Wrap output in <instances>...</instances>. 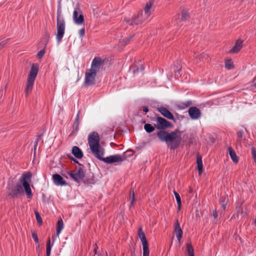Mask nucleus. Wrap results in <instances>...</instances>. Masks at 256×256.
<instances>
[{
  "label": "nucleus",
  "mask_w": 256,
  "mask_h": 256,
  "mask_svg": "<svg viewBox=\"0 0 256 256\" xmlns=\"http://www.w3.org/2000/svg\"><path fill=\"white\" fill-rule=\"evenodd\" d=\"M156 124H154L156 128L160 130L156 135L160 140L166 142L170 148L174 150L179 146L181 141V132L176 129L171 132L163 130L172 126L171 123L160 116L156 118Z\"/></svg>",
  "instance_id": "nucleus-1"
},
{
  "label": "nucleus",
  "mask_w": 256,
  "mask_h": 256,
  "mask_svg": "<svg viewBox=\"0 0 256 256\" xmlns=\"http://www.w3.org/2000/svg\"><path fill=\"white\" fill-rule=\"evenodd\" d=\"M88 144L92 153L95 157L106 164H111L122 162L125 158L124 156L119 154L103 158L104 150L100 144V136L96 132H94L89 134Z\"/></svg>",
  "instance_id": "nucleus-2"
},
{
  "label": "nucleus",
  "mask_w": 256,
  "mask_h": 256,
  "mask_svg": "<svg viewBox=\"0 0 256 256\" xmlns=\"http://www.w3.org/2000/svg\"><path fill=\"white\" fill-rule=\"evenodd\" d=\"M32 176L31 173L28 172L23 174L20 179V182L22 186L18 184L14 187L11 184H8L7 188L10 191L8 196L12 198H18L24 194V188L27 197L30 198H32V194L30 184Z\"/></svg>",
  "instance_id": "nucleus-3"
},
{
  "label": "nucleus",
  "mask_w": 256,
  "mask_h": 256,
  "mask_svg": "<svg viewBox=\"0 0 256 256\" xmlns=\"http://www.w3.org/2000/svg\"><path fill=\"white\" fill-rule=\"evenodd\" d=\"M84 168L80 166L76 172H68L70 177L76 182L80 184L83 182L85 184H94V181L93 176L90 178H84L85 174L84 172Z\"/></svg>",
  "instance_id": "nucleus-4"
},
{
  "label": "nucleus",
  "mask_w": 256,
  "mask_h": 256,
  "mask_svg": "<svg viewBox=\"0 0 256 256\" xmlns=\"http://www.w3.org/2000/svg\"><path fill=\"white\" fill-rule=\"evenodd\" d=\"M66 28V22L60 12H57L56 40L58 44L62 40Z\"/></svg>",
  "instance_id": "nucleus-5"
},
{
  "label": "nucleus",
  "mask_w": 256,
  "mask_h": 256,
  "mask_svg": "<svg viewBox=\"0 0 256 256\" xmlns=\"http://www.w3.org/2000/svg\"><path fill=\"white\" fill-rule=\"evenodd\" d=\"M97 72L95 70H88L85 74V84L88 86L95 84V78Z\"/></svg>",
  "instance_id": "nucleus-6"
},
{
  "label": "nucleus",
  "mask_w": 256,
  "mask_h": 256,
  "mask_svg": "<svg viewBox=\"0 0 256 256\" xmlns=\"http://www.w3.org/2000/svg\"><path fill=\"white\" fill-rule=\"evenodd\" d=\"M73 20L78 25H81L84 22V18L82 12L78 7L74 8L73 13Z\"/></svg>",
  "instance_id": "nucleus-7"
},
{
  "label": "nucleus",
  "mask_w": 256,
  "mask_h": 256,
  "mask_svg": "<svg viewBox=\"0 0 256 256\" xmlns=\"http://www.w3.org/2000/svg\"><path fill=\"white\" fill-rule=\"evenodd\" d=\"M146 19H144V17L143 16V12L142 11H141L138 12L136 16L132 18L131 20L128 19H124V21L130 25L134 26L142 23Z\"/></svg>",
  "instance_id": "nucleus-8"
},
{
  "label": "nucleus",
  "mask_w": 256,
  "mask_h": 256,
  "mask_svg": "<svg viewBox=\"0 0 256 256\" xmlns=\"http://www.w3.org/2000/svg\"><path fill=\"white\" fill-rule=\"evenodd\" d=\"M188 112L192 120H198L201 116L200 110L196 106L190 107Z\"/></svg>",
  "instance_id": "nucleus-9"
},
{
  "label": "nucleus",
  "mask_w": 256,
  "mask_h": 256,
  "mask_svg": "<svg viewBox=\"0 0 256 256\" xmlns=\"http://www.w3.org/2000/svg\"><path fill=\"white\" fill-rule=\"evenodd\" d=\"M54 184L58 186H66L68 183L63 179L62 177L59 174H54L52 176Z\"/></svg>",
  "instance_id": "nucleus-10"
},
{
  "label": "nucleus",
  "mask_w": 256,
  "mask_h": 256,
  "mask_svg": "<svg viewBox=\"0 0 256 256\" xmlns=\"http://www.w3.org/2000/svg\"><path fill=\"white\" fill-rule=\"evenodd\" d=\"M38 71V66L36 64H33L31 67L28 76V80L34 82Z\"/></svg>",
  "instance_id": "nucleus-11"
},
{
  "label": "nucleus",
  "mask_w": 256,
  "mask_h": 256,
  "mask_svg": "<svg viewBox=\"0 0 256 256\" xmlns=\"http://www.w3.org/2000/svg\"><path fill=\"white\" fill-rule=\"evenodd\" d=\"M158 110L164 116L169 120H172L174 122H176V120L173 114L167 108L161 106L158 108Z\"/></svg>",
  "instance_id": "nucleus-12"
},
{
  "label": "nucleus",
  "mask_w": 256,
  "mask_h": 256,
  "mask_svg": "<svg viewBox=\"0 0 256 256\" xmlns=\"http://www.w3.org/2000/svg\"><path fill=\"white\" fill-rule=\"evenodd\" d=\"M104 60L99 57L94 58L92 62L90 70H95L97 72L100 67L103 64Z\"/></svg>",
  "instance_id": "nucleus-13"
},
{
  "label": "nucleus",
  "mask_w": 256,
  "mask_h": 256,
  "mask_svg": "<svg viewBox=\"0 0 256 256\" xmlns=\"http://www.w3.org/2000/svg\"><path fill=\"white\" fill-rule=\"evenodd\" d=\"M174 232L178 242L180 243L181 238L182 236L183 232L182 228H180V224L178 220L176 221L175 223Z\"/></svg>",
  "instance_id": "nucleus-14"
},
{
  "label": "nucleus",
  "mask_w": 256,
  "mask_h": 256,
  "mask_svg": "<svg viewBox=\"0 0 256 256\" xmlns=\"http://www.w3.org/2000/svg\"><path fill=\"white\" fill-rule=\"evenodd\" d=\"M242 40H238L236 41L234 46L230 50V53H238L242 46Z\"/></svg>",
  "instance_id": "nucleus-15"
},
{
  "label": "nucleus",
  "mask_w": 256,
  "mask_h": 256,
  "mask_svg": "<svg viewBox=\"0 0 256 256\" xmlns=\"http://www.w3.org/2000/svg\"><path fill=\"white\" fill-rule=\"evenodd\" d=\"M72 153L77 158H81L83 156L82 150L80 148L76 146L72 147Z\"/></svg>",
  "instance_id": "nucleus-16"
},
{
  "label": "nucleus",
  "mask_w": 256,
  "mask_h": 256,
  "mask_svg": "<svg viewBox=\"0 0 256 256\" xmlns=\"http://www.w3.org/2000/svg\"><path fill=\"white\" fill-rule=\"evenodd\" d=\"M152 6V3L150 2L147 3L144 8V19H147L150 15V10Z\"/></svg>",
  "instance_id": "nucleus-17"
},
{
  "label": "nucleus",
  "mask_w": 256,
  "mask_h": 256,
  "mask_svg": "<svg viewBox=\"0 0 256 256\" xmlns=\"http://www.w3.org/2000/svg\"><path fill=\"white\" fill-rule=\"evenodd\" d=\"M192 104L191 100H186L178 102V107L180 110H184L190 106Z\"/></svg>",
  "instance_id": "nucleus-18"
},
{
  "label": "nucleus",
  "mask_w": 256,
  "mask_h": 256,
  "mask_svg": "<svg viewBox=\"0 0 256 256\" xmlns=\"http://www.w3.org/2000/svg\"><path fill=\"white\" fill-rule=\"evenodd\" d=\"M228 151L230 156L233 162L234 163H237L238 162V158L235 152L230 147L228 148Z\"/></svg>",
  "instance_id": "nucleus-19"
},
{
  "label": "nucleus",
  "mask_w": 256,
  "mask_h": 256,
  "mask_svg": "<svg viewBox=\"0 0 256 256\" xmlns=\"http://www.w3.org/2000/svg\"><path fill=\"white\" fill-rule=\"evenodd\" d=\"M34 82L27 80V85L25 90L26 96H28L29 93L32 90Z\"/></svg>",
  "instance_id": "nucleus-20"
},
{
  "label": "nucleus",
  "mask_w": 256,
  "mask_h": 256,
  "mask_svg": "<svg viewBox=\"0 0 256 256\" xmlns=\"http://www.w3.org/2000/svg\"><path fill=\"white\" fill-rule=\"evenodd\" d=\"M196 164L198 166V170L199 174H201L203 170V164L202 161V158L200 156H197Z\"/></svg>",
  "instance_id": "nucleus-21"
},
{
  "label": "nucleus",
  "mask_w": 256,
  "mask_h": 256,
  "mask_svg": "<svg viewBox=\"0 0 256 256\" xmlns=\"http://www.w3.org/2000/svg\"><path fill=\"white\" fill-rule=\"evenodd\" d=\"M64 228V222L62 218H60L57 222L56 235L58 236Z\"/></svg>",
  "instance_id": "nucleus-22"
},
{
  "label": "nucleus",
  "mask_w": 256,
  "mask_h": 256,
  "mask_svg": "<svg viewBox=\"0 0 256 256\" xmlns=\"http://www.w3.org/2000/svg\"><path fill=\"white\" fill-rule=\"evenodd\" d=\"M138 236L142 242V244L148 242L145 234L142 232V228H140L138 230Z\"/></svg>",
  "instance_id": "nucleus-23"
},
{
  "label": "nucleus",
  "mask_w": 256,
  "mask_h": 256,
  "mask_svg": "<svg viewBox=\"0 0 256 256\" xmlns=\"http://www.w3.org/2000/svg\"><path fill=\"white\" fill-rule=\"evenodd\" d=\"M186 252L188 256H194V248L190 242L187 243L186 244Z\"/></svg>",
  "instance_id": "nucleus-24"
},
{
  "label": "nucleus",
  "mask_w": 256,
  "mask_h": 256,
  "mask_svg": "<svg viewBox=\"0 0 256 256\" xmlns=\"http://www.w3.org/2000/svg\"><path fill=\"white\" fill-rule=\"evenodd\" d=\"M155 126H152L151 124H146L144 126V129L148 133H151L155 130Z\"/></svg>",
  "instance_id": "nucleus-25"
},
{
  "label": "nucleus",
  "mask_w": 256,
  "mask_h": 256,
  "mask_svg": "<svg viewBox=\"0 0 256 256\" xmlns=\"http://www.w3.org/2000/svg\"><path fill=\"white\" fill-rule=\"evenodd\" d=\"M80 114V111H78L77 114V115L76 116V118H75V120H74V126H73L74 128H75L76 131H78V126H79V124H80V121H79Z\"/></svg>",
  "instance_id": "nucleus-26"
},
{
  "label": "nucleus",
  "mask_w": 256,
  "mask_h": 256,
  "mask_svg": "<svg viewBox=\"0 0 256 256\" xmlns=\"http://www.w3.org/2000/svg\"><path fill=\"white\" fill-rule=\"evenodd\" d=\"M143 256H149L150 251L148 242L142 244Z\"/></svg>",
  "instance_id": "nucleus-27"
},
{
  "label": "nucleus",
  "mask_w": 256,
  "mask_h": 256,
  "mask_svg": "<svg viewBox=\"0 0 256 256\" xmlns=\"http://www.w3.org/2000/svg\"><path fill=\"white\" fill-rule=\"evenodd\" d=\"M219 202L220 204L221 205L223 210L224 211L228 203V199L226 198L220 197Z\"/></svg>",
  "instance_id": "nucleus-28"
},
{
  "label": "nucleus",
  "mask_w": 256,
  "mask_h": 256,
  "mask_svg": "<svg viewBox=\"0 0 256 256\" xmlns=\"http://www.w3.org/2000/svg\"><path fill=\"white\" fill-rule=\"evenodd\" d=\"M174 196H175V198H176V200L177 202L178 206V210H180V207H181V204H182L181 198H180V196L176 191H174Z\"/></svg>",
  "instance_id": "nucleus-29"
},
{
  "label": "nucleus",
  "mask_w": 256,
  "mask_h": 256,
  "mask_svg": "<svg viewBox=\"0 0 256 256\" xmlns=\"http://www.w3.org/2000/svg\"><path fill=\"white\" fill-rule=\"evenodd\" d=\"M237 140L239 142H241L244 140V132L242 130H239L237 132Z\"/></svg>",
  "instance_id": "nucleus-30"
},
{
  "label": "nucleus",
  "mask_w": 256,
  "mask_h": 256,
  "mask_svg": "<svg viewBox=\"0 0 256 256\" xmlns=\"http://www.w3.org/2000/svg\"><path fill=\"white\" fill-rule=\"evenodd\" d=\"M225 67L228 70H231L234 67V65L231 60H227L225 62Z\"/></svg>",
  "instance_id": "nucleus-31"
},
{
  "label": "nucleus",
  "mask_w": 256,
  "mask_h": 256,
  "mask_svg": "<svg viewBox=\"0 0 256 256\" xmlns=\"http://www.w3.org/2000/svg\"><path fill=\"white\" fill-rule=\"evenodd\" d=\"M51 252V246H50V239L48 238V242L46 244V256H50Z\"/></svg>",
  "instance_id": "nucleus-32"
},
{
  "label": "nucleus",
  "mask_w": 256,
  "mask_h": 256,
  "mask_svg": "<svg viewBox=\"0 0 256 256\" xmlns=\"http://www.w3.org/2000/svg\"><path fill=\"white\" fill-rule=\"evenodd\" d=\"M130 70H132L134 74H136L140 72H142L144 70V68L142 66H141L140 68H138L136 69H134L132 68H131Z\"/></svg>",
  "instance_id": "nucleus-33"
},
{
  "label": "nucleus",
  "mask_w": 256,
  "mask_h": 256,
  "mask_svg": "<svg viewBox=\"0 0 256 256\" xmlns=\"http://www.w3.org/2000/svg\"><path fill=\"white\" fill-rule=\"evenodd\" d=\"M34 214L38 224H41L42 222V220L41 216H40V214L38 212H35Z\"/></svg>",
  "instance_id": "nucleus-34"
},
{
  "label": "nucleus",
  "mask_w": 256,
  "mask_h": 256,
  "mask_svg": "<svg viewBox=\"0 0 256 256\" xmlns=\"http://www.w3.org/2000/svg\"><path fill=\"white\" fill-rule=\"evenodd\" d=\"M130 207H131L134 205V203L136 200L134 192V190H132V195L130 194Z\"/></svg>",
  "instance_id": "nucleus-35"
},
{
  "label": "nucleus",
  "mask_w": 256,
  "mask_h": 256,
  "mask_svg": "<svg viewBox=\"0 0 256 256\" xmlns=\"http://www.w3.org/2000/svg\"><path fill=\"white\" fill-rule=\"evenodd\" d=\"M188 18V14L186 11H182V20H186Z\"/></svg>",
  "instance_id": "nucleus-36"
},
{
  "label": "nucleus",
  "mask_w": 256,
  "mask_h": 256,
  "mask_svg": "<svg viewBox=\"0 0 256 256\" xmlns=\"http://www.w3.org/2000/svg\"><path fill=\"white\" fill-rule=\"evenodd\" d=\"M251 150L252 158L256 164V150L254 147H252Z\"/></svg>",
  "instance_id": "nucleus-37"
},
{
  "label": "nucleus",
  "mask_w": 256,
  "mask_h": 256,
  "mask_svg": "<svg viewBox=\"0 0 256 256\" xmlns=\"http://www.w3.org/2000/svg\"><path fill=\"white\" fill-rule=\"evenodd\" d=\"M68 156L74 162L78 164L80 166H81V167H84V166L80 164L76 159H75L70 154H68Z\"/></svg>",
  "instance_id": "nucleus-38"
},
{
  "label": "nucleus",
  "mask_w": 256,
  "mask_h": 256,
  "mask_svg": "<svg viewBox=\"0 0 256 256\" xmlns=\"http://www.w3.org/2000/svg\"><path fill=\"white\" fill-rule=\"evenodd\" d=\"M45 51L44 50H42L38 52L37 56L38 58H41L44 54Z\"/></svg>",
  "instance_id": "nucleus-39"
},
{
  "label": "nucleus",
  "mask_w": 256,
  "mask_h": 256,
  "mask_svg": "<svg viewBox=\"0 0 256 256\" xmlns=\"http://www.w3.org/2000/svg\"><path fill=\"white\" fill-rule=\"evenodd\" d=\"M32 237L34 238L36 243L38 242V235L36 233H35L34 232H33L32 233Z\"/></svg>",
  "instance_id": "nucleus-40"
},
{
  "label": "nucleus",
  "mask_w": 256,
  "mask_h": 256,
  "mask_svg": "<svg viewBox=\"0 0 256 256\" xmlns=\"http://www.w3.org/2000/svg\"><path fill=\"white\" fill-rule=\"evenodd\" d=\"M84 32H85V29L84 28L80 30L79 32H78V34H79L80 36V38L83 37L84 36Z\"/></svg>",
  "instance_id": "nucleus-41"
},
{
  "label": "nucleus",
  "mask_w": 256,
  "mask_h": 256,
  "mask_svg": "<svg viewBox=\"0 0 256 256\" xmlns=\"http://www.w3.org/2000/svg\"><path fill=\"white\" fill-rule=\"evenodd\" d=\"M7 40H0V48H2L6 44Z\"/></svg>",
  "instance_id": "nucleus-42"
},
{
  "label": "nucleus",
  "mask_w": 256,
  "mask_h": 256,
  "mask_svg": "<svg viewBox=\"0 0 256 256\" xmlns=\"http://www.w3.org/2000/svg\"><path fill=\"white\" fill-rule=\"evenodd\" d=\"M212 216L214 218L218 217V214L216 210H214L212 213Z\"/></svg>",
  "instance_id": "nucleus-43"
},
{
  "label": "nucleus",
  "mask_w": 256,
  "mask_h": 256,
  "mask_svg": "<svg viewBox=\"0 0 256 256\" xmlns=\"http://www.w3.org/2000/svg\"><path fill=\"white\" fill-rule=\"evenodd\" d=\"M143 111L146 113L148 112V106H144L143 107Z\"/></svg>",
  "instance_id": "nucleus-44"
},
{
  "label": "nucleus",
  "mask_w": 256,
  "mask_h": 256,
  "mask_svg": "<svg viewBox=\"0 0 256 256\" xmlns=\"http://www.w3.org/2000/svg\"><path fill=\"white\" fill-rule=\"evenodd\" d=\"M40 136H38V138L37 139L36 141L35 142V144L34 145V149L36 148V146L38 144V139L40 138Z\"/></svg>",
  "instance_id": "nucleus-45"
},
{
  "label": "nucleus",
  "mask_w": 256,
  "mask_h": 256,
  "mask_svg": "<svg viewBox=\"0 0 256 256\" xmlns=\"http://www.w3.org/2000/svg\"><path fill=\"white\" fill-rule=\"evenodd\" d=\"M98 248V246H96V248H95L94 249V254H96V252H97V250H96V248Z\"/></svg>",
  "instance_id": "nucleus-46"
},
{
  "label": "nucleus",
  "mask_w": 256,
  "mask_h": 256,
  "mask_svg": "<svg viewBox=\"0 0 256 256\" xmlns=\"http://www.w3.org/2000/svg\"><path fill=\"white\" fill-rule=\"evenodd\" d=\"M184 118V116L180 115V119H183Z\"/></svg>",
  "instance_id": "nucleus-47"
},
{
  "label": "nucleus",
  "mask_w": 256,
  "mask_h": 256,
  "mask_svg": "<svg viewBox=\"0 0 256 256\" xmlns=\"http://www.w3.org/2000/svg\"><path fill=\"white\" fill-rule=\"evenodd\" d=\"M241 214H242V216H244V214H246V213H243V212L242 211V212H241Z\"/></svg>",
  "instance_id": "nucleus-48"
},
{
  "label": "nucleus",
  "mask_w": 256,
  "mask_h": 256,
  "mask_svg": "<svg viewBox=\"0 0 256 256\" xmlns=\"http://www.w3.org/2000/svg\"><path fill=\"white\" fill-rule=\"evenodd\" d=\"M62 175L64 177H66V178H68V176H66V174H62Z\"/></svg>",
  "instance_id": "nucleus-49"
},
{
  "label": "nucleus",
  "mask_w": 256,
  "mask_h": 256,
  "mask_svg": "<svg viewBox=\"0 0 256 256\" xmlns=\"http://www.w3.org/2000/svg\"><path fill=\"white\" fill-rule=\"evenodd\" d=\"M240 210L238 211V214H240Z\"/></svg>",
  "instance_id": "nucleus-50"
},
{
  "label": "nucleus",
  "mask_w": 256,
  "mask_h": 256,
  "mask_svg": "<svg viewBox=\"0 0 256 256\" xmlns=\"http://www.w3.org/2000/svg\"><path fill=\"white\" fill-rule=\"evenodd\" d=\"M255 224H255L256 225V220L255 221Z\"/></svg>",
  "instance_id": "nucleus-51"
},
{
  "label": "nucleus",
  "mask_w": 256,
  "mask_h": 256,
  "mask_svg": "<svg viewBox=\"0 0 256 256\" xmlns=\"http://www.w3.org/2000/svg\"><path fill=\"white\" fill-rule=\"evenodd\" d=\"M0 49H1V48H0Z\"/></svg>",
  "instance_id": "nucleus-52"
}]
</instances>
